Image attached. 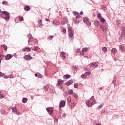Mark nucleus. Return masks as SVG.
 Segmentation results:
<instances>
[{"mask_svg": "<svg viewBox=\"0 0 125 125\" xmlns=\"http://www.w3.org/2000/svg\"><path fill=\"white\" fill-rule=\"evenodd\" d=\"M38 78H42V75L39 74V75H38Z\"/></svg>", "mask_w": 125, "mask_h": 125, "instance_id": "774afa93", "label": "nucleus"}, {"mask_svg": "<svg viewBox=\"0 0 125 125\" xmlns=\"http://www.w3.org/2000/svg\"><path fill=\"white\" fill-rule=\"evenodd\" d=\"M43 88L45 91H47L48 90V87L46 86H44Z\"/></svg>", "mask_w": 125, "mask_h": 125, "instance_id": "79ce46f5", "label": "nucleus"}, {"mask_svg": "<svg viewBox=\"0 0 125 125\" xmlns=\"http://www.w3.org/2000/svg\"><path fill=\"white\" fill-rule=\"evenodd\" d=\"M100 29H102V30L104 32H106V31H107V27H106V26H105L104 25H100Z\"/></svg>", "mask_w": 125, "mask_h": 125, "instance_id": "1a4fd4ad", "label": "nucleus"}, {"mask_svg": "<svg viewBox=\"0 0 125 125\" xmlns=\"http://www.w3.org/2000/svg\"><path fill=\"white\" fill-rule=\"evenodd\" d=\"M33 50H34V51H37V50H38V47H34Z\"/></svg>", "mask_w": 125, "mask_h": 125, "instance_id": "0e129e2a", "label": "nucleus"}, {"mask_svg": "<svg viewBox=\"0 0 125 125\" xmlns=\"http://www.w3.org/2000/svg\"><path fill=\"white\" fill-rule=\"evenodd\" d=\"M68 93L69 94H73V93H74V91L72 89H70L68 91Z\"/></svg>", "mask_w": 125, "mask_h": 125, "instance_id": "c85d7f7f", "label": "nucleus"}, {"mask_svg": "<svg viewBox=\"0 0 125 125\" xmlns=\"http://www.w3.org/2000/svg\"><path fill=\"white\" fill-rule=\"evenodd\" d=\"M94 104H96V101L95 100H93L92 101V106L93 105H94Z\"/></svg>", "mask_w": 125, "mask_h": 125, "instance_id": "4c0bfd02", "label": "nucleus"}, {"mask_svg": "<svg viewBox=\"0 0 125 125\" xmlns=\"http://www.w3.org/2000/svg\"><path fill=\"white\" fill-rule=\"evenodd\" d=\"M3 56L2 54H0V64L1 63V60H2Z\"/></svg>", "mask_w": 125, "mask_h": 125, "instance_id": "e433bc0d", "label": "nucleus"}, {"mask_svg": "<svg viewBox=\"0 0 125 125\" xmlns=\"http://www.w3.org/2000/svg\"><path fill=\"white\" fill-rule=\"evenodd\" d=\"M116 24L117 25H120V24H121V21L120 20H118L116 21Z\"/></svg>", "mask_w": 125, "mask_h": 125, "instance_id": "8fccbe9b", "label": "nucleus"}, {"mask_svg": "<svg viewBox=\"0 0 125 125\" xmlns=\"http://www.w3.org/2000/svg\"><path fill=\"white\" fill-rule=\"evenodd\" d=\"M73 14L75 16H77V15H79V13L77 12H73Z\"/></svg>", "mask_w": 125, "mask_h": 125, "instance_id": "6e6d98bb", "label": "nucleus"}, {"mask_svg": "<svg viewBox=\"0 0 125 125\" xmlns=\"http://www.w3.org/2000/svg\"><path fill=\"white\" fill-rule=\"evenodd\" d=\"M2 4L6 5V4H7V1H3L2 2Z\"/></svg>", "mask_w": 125, "mask_h": 125, "instance_id": "5fc2aeb1", "label": "nucleus"}, {"mask_svg": "<svg viewBox=\"0 0 125 125\" xmlns=\"http://www.w3.org/2000/svg\"><path fill=\"white\" fill-rule=\"evenodd\" d=\"M12 57H13V56H12V55L8 54L5 56V59L6 60H10V59H11Z\"/></svg>", "mask_w": 125, "mask_h": 125, "instance_id": "6e6552de", "label": "nucleus"}, {"mask_svg": "<svg viewBox=\"0 0 125 125\" xmlns=\"http://www.w3.org/2000/svg\"><path fill=\"white\" fill-rule=\"evenodd\" d=\"M94 67H97V66H98V62H95L94 63Z\"/></svg>", "mask_w": 125, "mask_h": 125, "instance_id": "a18cd8bd", "label": "nucleus"}, {"mask_svg": "<svg viewBox=\"0 0 125 125\" xmlns=\"http://www.w3.org/2000/svg\"><path fill=\"white\" fill-rule=\"evenodd\" d=\"M38 23L39 27H42V20H39L38 21Z\"/></svg>", "mask_w": 125, "mask_h": 125, "instance_id": "4468645a", "label": "nucleus"}, {"mask_svg": "<svg viewBox=\"0 0 125 125\" xmlns=\"http://www.w3.org/2000/svg\"><path fill=\"white\" fill-rule=\"evenodd\" d=\"M78 86H79V84L78 83H76L74 84V88H78Z\"/></svg>", "mask_w": 125, "mask_h": 125, "instance_id": "c9c22d12", "label": "nucleus"}, {"mask_svg": "<svg viewBox=\"0 0 125 125\" xmlns=\"http://www.w3.org/2000/svg\"><path fill=\"white\" fill-rule=\"evenodd\" d=\"M13 75L10 74L9 76V79H13Z\"/></svg>", "mask_w": 125, "mask_h": 125, "instance_id": "bf43d9fd", "label": "nucleus"}, {"mask_svg": "<svg viewBox=\"0 0 125 125\" xmlns=\"http://www.w3.org/2000/svg\"><path fill=\"white\" fill-rule=\"evenodd\" d=\"M84 52H83V51L82 52H80V55L83 56V55H84V53H83Z\"/></svg>", "mask_w": 125, "mask_h": 125, "instance_id": "680f3d73", "label": "nucleus"}, {"mask_svg": "<svg viewBox=\"0 0 125 125\" xmlns=\"http://www.w3.org/2000/svg\"><path fill=\"white\" fill-rule=\"evenodd\" d=\"M23 58L25 60H27V61H30V60H32V59H33V57H32L31 55H29L24 56Z\"/></svg>", "mask_w": 125, "mask_h": 125, "instance_id": "f03ea898", "label": "nucleus"}, {"mask_svg": "<svg viewBox=\"0 0 125 125\" xmlns=\"http://www.w3.org/2000/svg\"><path fill=\"white\" fill-rule=\"evenodd\" d=\"M4 97V96L2 94H0V99H2Z\"/></svg>", "mask_w": 125, "mask_h": 125, "instance_id": "de8ad7c7", "label": "nucleus"}, {"mask_svg": "<svg viewBox=\"0 0 125 125\" xmlns=\"http://www.w3.org/2000/svg\"><path fill=\"white\" fill-rule=\"evenodd\" d=\"M2 13L4 15V16H6V15H9V13L7 11H2Z\"/></svg>", "mask_w": 125, "mask_h": 125, "instance_id": "393cba45", "label": "nucleus"}, {"mask_svg": "<svg viewBox=\"0 0 125 125\" xmlns=\"http://www.w3.org/2000/svg\"><path fill=\"white\" fill-rule=\"evenodd\" d=\"M81 78H82V79H85L86 78V76H85V75L84 74H82L81 75Z\"/></svg>", "mask_w": 125, "mask_h": 125, "instance_id": "37998d69", "label": "nucleus"}, {"mask_svg": "<svg viewBox=\"0 0 125 125\" xmlns=\"http://www.w3.org/2000/svg\"><path fill=\"white\" fill-rule=\"evenodd\" d=\"M62 32L63 34H66V29L63 28L62 30Z\"/></svg>", "mask_w": 125, "mask_h": 125, "instance_id": "052dcab7", "label": "nucleus"}, {"mask_svg": "<svg viewBox=\"0 0 125 125\" xmlns=\"http://www.w3.org/2000/svg\"><path fill=\"white\" fill-rule=\"evenodd\" d=\"M48 40H52L53 39V36H49L48 37Z\"/></svg>", "mask_w": 125, "mask_h": 125, "instance_id": "09e8293b", "label": "nucleus"}, {"mask_svg": "<svg viewBox=\"0 0 125 125\" xmlns=\"http://www.w3.org/2000/svg\"><path fill=\"white\" fill-rule=\"evenodd\" d=\"M0 16L2 18L6 20V21L9 20L10 18V16L9 15L6 16H3V15H1Z\"/></svg>", "mask_w": 125, "mask_h": 125, "instance_id": "39448f33", "label": "nucleus"}, {"mask_svg": "<svg viewBox=\"0 0 125 125\" xmlns=\"http://www.w3.org/2000/svg\"><path fill=\"white\" fill-rule=\"evenodd\" d=\"M90 100H94V96H92L90 98Z\"/></svg>", "mask_w": 125, "mask_h": 125, "instance_id": "69168bd1", "label": "nucleus"}, {"mask_svg": "<svg viewBox=\"0 0 125 125\" xmlns=\"http://www.w3.org/2000/svg\"><path fill=\"white\" fill-rule=\"evenodd\" d=\"M74 31L72 30V27L68 28V36L69 38H73Z\"/></svg>", "mask_w": 125, "mask_h": 125, "instance_id": "f257e3e1", "label": "nucleus"}, {"mask_svg": "<svg viewBox=\"0 0 125 125\" xmlns=\"http://www.w3.org/2000/svg\"><path fill=\"white\" fill-rule=\"evenodd\" d=\"M46 111L48 112L49 115H52V113H53V108L47 107L46 108Z\"/></svg>", "mask_w": 125, "mask_h": 125, "instance_id": "20e7f679", "label": "nucleus"}, {"mask_svg": "<svg viewBox=\"0 0 125 125\" xmlns=\"http://www.w3.org/2000/svg\"><path fill=\"white\" fill-rule=\"evenodd\" d=\"M2 47H3V48L5 50V49H7V46L5 45H2Z\"/></svg>", "mask_w": 125, "mask_h": 125, "instance_id": "58836bf2", "label": "nucleus"}, {"mask_svg": "<svg viewBox=\"0 0 125 125\" xmlns=\"http://www.w3.org/2000/svg\"><path fill=\"white\" fill-rule=\"evenodd\" d=\"M83 21L84 22V23H86V22H87L88 21V18L85 17L83 18Z\"/></svg>", "mask_w": 125, "mask_h": 125, "instance_id": "5701e85b", "label": "nucleus"}, {"mask_svg": "<svg viewBox=\"0 0 125 125\" xmlns=\"http://www.w3.org/2000/svg\"><path fill=\"white\" fill-rule=\"evenodd\" d=\"M72 70H73L74 71H78V70H79V68L77 66H73Z\"/></svg>", "mask_w": 125, "mask_h": 125, "instance_id": "cd10ccee", "label": "nucleus"}, {"mask_svg": "<svg viewBox=\"0 0 125 125\" xmlns=\"http://www.w3.org/2000/svg\"><path fill=\"white\" fill-rule=\"evenodd\" d=\"M63 95H64V96H68V93H67V92H63Z\"/></svg>", "mask_w": 125, "mask_h": 125, "instance_id": "4d7b16f0", "label": "nucleus"}, {"mask_svg": "<svg viewBox=\"0 0 125 125\" xmlns=\"http://www.w3.org/2000/svg\"><path fill=\"white\" fill-rule=\"evenodd\" d=\"M32 37H33V36L30 33L29 35H28V38H29L28 42H31V41H32Z\"/></svg>", "mask_w": 125, "mask_h": 125, "instance_id": "b1692460", "label": "nucleus"}, {"mask_svg": "<svg viewBox=\"0 0 125 125\" xmlns=\"http://www.w3.org/2000/svg\"><path fill=\"white\" fill-rule=\"evenodd\" d=\"M90 67H94V62H91L89 64Z\"/></svg>", "mask_w": 125, "mask_h": 125, "instance_id": "49530a36", "label": "nucleus"}, {"mask_svg": "<svg viewBox=\"0 0 125 125\" xmlns=\"http://www.w3.org/2000/svg\"><path fill=\"white\" fill-rule=\"evenodd\" d=\"M122 35H123V36H125V27H123L122 28Z\"/></svg>", "mask_w": 125, "mask_h": 125, "instance_id": "a211bd4d", "label": "nucleus"}, {"mask_svg": "<svg viewBox=\"0 0 125 125\" xmlns=\"http://www.w3.org/2000/svg\"><path fill=\"white\" fill-rule=\"evenodd\" d=\"M53 24H54V25H55V26H58V25L60 24V22H59V21H53Z\"/></svg>", "mask_w": 125, "mask_h": 125, "instance_id": "f3484780", "label": "nucleus"}, {"mask_svg": "<svg viewBox=\"0 0 125 125\" xmlns=\"http://www.w3.org/2000/svg\"><path fill=\"white\" fill-rule=\"evenodd\" d=\"M19 20L22 22V21H24V18H23V17H19Z\"/></svg>", "mask_w": 125, "mask_h": 125, "instance_id": "72a5a7b5", "label": "nucleus"}, {"mask_svg": "<svg viewBox=\"0 0 125 125\" xmlns=\"http://www.w3.org/2000/svg\"><path fill=\"white\" fill-rule=\"evenodd\" d=\"M71 78V75L69 74H66L63 76V78L65 80H68V79H70Z\"/></svg>", "mask_w": 125, "mask_h": 125, "instance_id": "f8f14e48", "label": "nucleus"}, {"mask_svg": "<svg viewBox=\"0 0 125 125\" xmlns=\"http://www.w3.org/2000/svg\"><path fill=\"white\" fill-rule=\"evenodd\" d=\"M27 100H28V99L26 98H23L22 99V103H27Z\"/></svg>", "mask_w": 125, "mask_h": 125, "instance_id": "bb28decb", "label": "nucleus"}, {"mask_svg": "<svg viewBox=\"0 0 125 125\" xmlns=\"http://www.w3.org/2000/svg\"><path fill=\"white\" fill-rule=\"evenodd\" d=\"M86 24L88 26H90L91 25V23L90 22H89V21H88L86 22Z\"/></svg>", "mask_w": 125, "mask_h": 125, "instance_id": "ea45409f", "label": "nucleus"}, {"mask_svg": "<svg viewBox=\"0 0 125 125\" xmlns=\"http://www.w3.org/2000/svg\"><path fill=\"white\" fill-rule=\"evenodd\" d=\"M90 72H86L84 74H85V76L86 78L87 76H90Z\"/></svg>", "mask_w": 125, "mask_h": 125, "instance_id": "f704fd0d", "label": "nucleus"}, {"mask_svg": "<svg viewBox=\"0 0 125 125\" xmlns=\"http://www.w3.org/2000/svg\"><path fill=\"white\" fill-rule=\"evenodd\" d=\"M72 100V98L70 96L68 97L67 98V101L68 103H71V101Z\"/></svg>", "mask_w": 125, "mask_h": 125, "instance_id": "aec40b11", "label": "nucleus"}, {"mask_svg": "<svg viewBox=\"0 0 125 125\" xmlns=\"http://www.w3.org/2000/svg\"><path fill=\"white\" fill-rule=\"evenodd\" d=\"M31 51V48L30 47H26L22 49V51Z\"/></svg>", "mask_w": 125, "mask_h": 125, "instance_id": "dca6fc26", "label": "nucleus"}, {"mask_svg": "<svg viewBox=\"0 0 125 125\" xmlns=\"http://www.w3.org/2000/svg\"><path fill=\"white\" fill-rule=\"evenodd\" d=\"M62 107H60V106H59V111L60 113V114H62V109H61Z\"/></svg>", "mask_w": 125, "mask_h": 125, "instance_id": "a19ab883", "label": "nucleus"}, {"mask_svg": "<svg viewBox=\"0 0 125 125\" xmlns=\"http://www.w3.org/2000/svg\"><path fill=\"white\" fill-rule=\"evenodd\" d=\"M4 79H9V76H4Z\"/></svg>", "mask_w": 125, "mask_h": 125, "instance_id": "e2e57ef3", "label": "nucleus"}, {"mask_svg": "<svg viewBox=\"0 0 125 125\" xmlns=\"http://www.w3.org/2000/svg\"><path fill=\"white\" fill-rule=\"evenodd\" d=\"M92 101L91 100H89V101H86L85 102V104L86 105H87V107H91L92 106Z\"/></svg>", "mask_w": 125, "mask_h": 125, "instance_id": "423d86ee", "label": "nucleus"}, {"mask_svg": "<svg viewBox=\"0 0 125 125\" xmlns=\"http://www.w3.org/2000/svg\"><path fill=\"white\" fill-rule=\"evenodd\" d=\"M117 51H118V50L116 48H113L111 50V52L113 54H115Z\"/></svg>", "mask_w": 125, "mask_h": 125, "instance_id": "2eb2a0df", "label": "nucleus"}, {"mask_svg": "<svg viewBox=\"0 0 125 125\" xmlns=\"http://www.w3.org/2000/svg\"><path fill=\"white\" fill-rule=\"evenodd\" d=\"M119 50L121 52H125V47L123 45H119Z\"/></svg>", "mask_w": 125, "mask_h": 125, "instance_id": "9d476101", "label": "nucleus"}, {"mask_svg": "<svg viewBox=\"0 0 125 125\" xmlns=\"http://www.w3.org/2000/svg\"><path fill=\"white\" fill-rule=\"evenodd\" d=\"M15 114H16V115H17L18 116H19V115H21V112H18V111H17V112Z\"/></svg>", "mask_w": 125, "mask_h": 125, "instance_id": "603ef678", "label": "nucleus"}, {"mask_svg": "<svg viewBox=\"0 0 125 125\" xmlns=\"http://www.w3.org/2000/svg\"><path fill=\"white\" fill-rule=\"evenodd\" d=\"M76 105H77V104H76V103H73L72 104H71V108H75V106H76Z\"/></svg>", "mask_w": 125, "mask_h": 125, "instance_id": "2f4dec72", "label": "nucleus"}, {"mask_svg": "<svg viewBox=\"0 0 125 125\" xmlns=\"http://www.w3.org/2000/svg\"><path fill=\"white\" fill-rule=\"evenodd\" d=\"M4 76V73H2L1 72H0V77H3Z\"/></svg>", "mask_w": 125, "mask_h": 125, "instance_id": "13d9d810", "label": "nucleus"}, {"mask_svg": "<svg viewBox=\"0 0 125 125\" xmlns=\"http://www.w3.org/2000/svg\"><path fill=\"white\" fill-rule=\"evenodd\" d=\"M88 50V48H83L82 49V51L84 52H86V51H87Z\"/></svg>", "mask_w": 125, "mask_h": 125, "instance_id": "c756f323", "label": "nucleus"}, {"mask_svg": "<svg viewBox=\"0 0 125 125\" xmlns=\"http://www.w3.org/2000/svg\"><path fill=\"white\" fill-rule=\"evenodd\" d=\"M12 112H13V113H15L17 111V108H16V107L14 106L12 108Z\"/></svg>", "mask_w": 125, "mask_h": 125, "instance_id": "6ab92c4d", "label": "nucleus"}, {"mask_svg": "<svg viewBox=\"0 0 125 125\" xmlns=\"http://www.w3.org/2000/svg\"><path fill=\"white\" fill-rule=\"evenodd\" d=\"M66 104V102H65V101H61L60 102V104H59V107L60 108H63V107H65V105Z\"/></svg>", "mask_w": 125, "mask_h": 125, "instance_id": "7ed1b4c3", "label": "nucleus"}, {"mask_svg": "<svg viewBox=\"0 0 125 125\" xmlns=\"http://www.w3.org/2000/svg\"><path fill=\"white\" fill-rule=\"evenodd\" d=\"M100 20L103 22H105V19L103 18H102Z\"/></svg>", "mask_w": 125, "mask_h": 125, "instance_id": "864d4df0", "label": "nucleus"}, {"mask_svg": "<svg viewBox=\"0 0 125 125\" xmlns=\"http://www.w3.org/2000/svg\"><path fill=\"white\" fill-rule=\"evenodd\" d=\"M97 17L100 20L102 18V17L101 16V14H98Z\"/></svg>", "mask_w": 125, "mask_h": 125, "instance_id": "c03bdc74", "label": "nucleus"}, {"mask_svg": "<svg viewBox=\"0 0 125 125\" xmlns=\"http://www.w3.org/2000/svg\"><path fill=\"white\" fill-rule=\"evenodd\" d=\"M65 24H66L65 21H62V22H61V25H65Z\"/></svg>", "mask_w": 125, "mask_h": 125, "instance_id": "338daca9", "label": "nucleus"}, {"mask_svg": "<svg viewBox=\"0 0 125 125\" xmlns=\"http://www.w3.org/2000/svg\"><path fill=\"white\" fill-rule=\"evenodd\" d=\"M61 55H62V57H63V59H65L66 58V57L65 56V52H61Z\"/></svg>", "mask_w": 125, "mask_h": 125, "instance_id": "4be33fe9", "label": "nucleus"}, {"mask_svg": "<svg viewBox=\"0 0 125 125\" xmlns=\"http://www.w3.org/2000/svg\"><path fill=\"white\" fill-rule=\"evenodd\" d=\"M0 113L2 115H4L5 114V111L4 110L1 109H0Z\"/></svg>", "mask_w": 125, "mask_h": 125, "instance_id": "7c9ffc66", "label": "nucleus"}, {"mask_svg": "<svg viewBox=\"0 0 125 125\" xmlns=\"http://www.w3.org/2000/svg\"><path fill=\"white\" fill-rule=\"evenodd\" d=\"M103 106H104V104H101L98 106V107H97V110H100L102 109V107H103Z\"/></svg>", "mask_w": 125, "mask_h": 125, "instance_id": "ddd939ff", "label": "nucleus"}, {"mask_svg": "<svg viewBox=\"0 0 125 125\" xmlns=\"http://www.w3.org/2000/svg\"><path fill=\"white\" fill-rule=\"evenodd\" d=\"M63 83H64V81L62 80L61 79H58V83L56 84L57 86H59V85H60V84H63Z\"/></svg>", "mask_w": 125, "mask_h": 125, "instance_id": "0eeeda50", "label": "nucleus"}, {"mask_svg": "<svg viewBox=\"0 0 125 125\" xmlns=\"http://www.w3.org/2000/svg\"><path fill=\"white\" fill-rule=\"evenodd\" d=\"M30 9H31V8H30V6H29L24 7V10L25 11H29V10H30Z\"/></svg>", "mask_w": 125, "mask_h": 125, "instance_id": "412c9836", "label": "nucleus"}, {"mask_svg": "<svg viewBox=\"0 0 125 125\" xmlns=\"http://www.w3.org/2000/svg\"><path fill=\"white\" fill-rule=\"evenodd\" d=\"M102 49L104 52H107V48L106 47H103Z\"/></svg>", "mask_w": 125, "mask_h": 125, "instance_id": "473e14b6", "label": "nucleus"}, {"mask_svg": "<svg viewBox=\"0 0 125 125\" xmlns=\"http://www.w3.org/2000/svg\"><path fill=\"white\" fill-rule=\"evenodd\" d=\"M73 96H74V97H75V98H77L78 97V95L76 93H73Z\"/></svg>", "mask_w": 125, "mask_h": 125, "instance_id": "3c124183", "label": "nucleus"}, {"mask_svg": "<svg viewBox=\"0 0 125 125\" xmlns=\"http://www.w3.org/2000/svg\"><path fill=\"white\" fill-rule=\"evenodd\" d=\"M74 83V81L71 80L65 83L66 85H71L72 83Z\"/></svg>", "mask_w": 125, "mask_h": 125, "instance_id": "9b49d317", "label": "nucleus"}, {"mask_svg": "<svg viewBox=\"0 0 125 125\" xmlns=\"http://www.w3.org/2000/svg\"><path fill=\"white\" fill-rule=\"evenodd\" d=\"M94 24L95 25L96 27H98V26H99V21H95Z\"/></svg>", "mask_w": 125, "mask_h": 125, "instance_id": "a878e982", "label": "nucleus"}]
</instances>
